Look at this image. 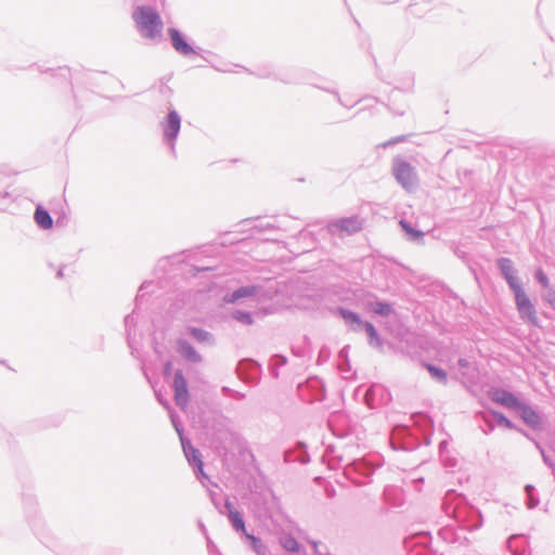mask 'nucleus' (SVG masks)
Here are the masks:
<instances>
[{"instance_id":"6ab92c4d","label":"nucleus","mask_w":555,"mask_h":555,"mask_svg":"<svg viewBox=\"0 0 555 555\" xmlns=\"http://www.w3.org/2000/svg\"><path fill=\"white\" fill-rule=\"evenodd\" d=\"M400 225L413 238H421L423 235L420 231L414 230L403 220L400 221Z\"/></svg>"},{"instance_id":"6e6552de","label":"nucleus","mask_w":555,"mask_h":555,"mask_svg":"<svg viewBox=\"0 0 555 555\" xmlns=\"http://www.w3.org/2000/svg\"><path fill=\"white\" fill-rule=\"evenodd\" d=\"M180 130V117L177 112L171 111L167 117V124L165 127V135L169 141H173Z\"/></svg>"},{"instance_id":"aec40b11","label":"nucleus","mask_w":555,"mask_h":555,"mask_svg":"<svg viewBox=\"0 0 555 555\" xmlns=\"http://www.w3.org/2000/svg\"><path fill=\"white\" fill-rule=\"evenodd\" d=\"M535 275H537L538 281L542 284L543 287L550 288V281L542 270H538Z\"/></svg>"},{"instance_id":"4468645a","label":"nucleus","mask_w":555,"mask_h":555,"mask_svg":"<svg viewBox=\"0 0 555 555\" xmlns=\"http://www.w3.org/2000/svg\"><path fill=\"white\" fill-rule=\"evenodd\" d=\"M371 309L373 312L380 315H388L391 312V306L387 302H375L371 305Z\"/></svg>"},{"instance_id":"f03ea898","label":"nucleus","mask_w":555,"mask_h":555,"mask_svg":"<svg viewBox=\"0 0 555 555\" xmlns=\"http://www.w3.org/2000/svg\"><path fill=\"white\" fill-rule=\"evenodd\" d=\"M397 181L408 191H412L416 184L414 169L405 162L398 160L393 167Z\"/></svg>"},{"instance_id":"1a4fd4ad","label":"nucleus","mask_w":555,"mask_h":555,"mask_svg":"<svg viewBox=\"0 0 555 555\" xmlns=\"http://www.w3.org/2000/svg\"><path fill=\"white\" fill-rule=\"evenodd\" d=\"M520 415V417L524 420L526 424H528L531 427H538L541 423L540 416L538 413L530 408L529 405L525 403H520V405L516 409Z\"/></svg>"},{"instance_id":"a211bd4d","label":"nucleus","mask_w":555,"mask_h":555,"mask_svg":"<svg viewBox=\"0 0 555 555\" xmlns=\"http://www.w3.org/2000/svg\"><path fill=\"white\" fill-rule=\"evenodd\" d=\"M499 266L505 278H507V275H513V263L509 259H501L499 261Z\"/></svg>"},{"instance_id":"bb28decb","label":"nucleus","mask_w":555,"mask_h":555,"mask_svg":"<svg viewBox=\"0 0 555 555\" xmlns=\"http://www.w3.org/2000/svg\"><path fill=\"white\" fill-rule=\"evenodd\" d=\"M193 460H194V462H196V464H197V466H198L199 470H202V469H203V462H202V460L199 459V456H198L197 454H195V453H194V454H193Z\"/></svg>"},{"instance_id":"20e7f679","label":"nucleus","mask_w":555,"mask_h":555,"mask_svg":"<svg viewBox=\"0 0 555 555\" xmlns=\"http://www.w3.org/2000/svg\"><path fill=\"white\" fill-rule=\"evenodd\" d=\"M361 222L357 218H345L334 222L331 225L333 232L339 234H353L361 230Z\"/></svg>"},{"instance_id":"c85d7f7f","label":"nucleus","mask_w":555,"mask_h":555,"mask_svg":"<svg viewBox=\"0 0 555 555\" xmlns=\"http://www.w3.org/2000/svg\"><path fill=\"white\" fill-rule=\"evenodd\" d=\"M170 369H171V364H170V363H167V364H166V371H168V372H169V371H170Z\"/></svg>"},{"instance_id":"cd10ccee","label":"nucleus","mask_w":555,"mask_h":555,"mask_svg":"<svg viewBox=\"0 0 555 555\" xmlns=\"http://www.w3.org/2000/svg\"><path fill=\"white\" fill-rule=\"evenodd\" d=\"M248 538L254 542V544L256 545L257 543H259V540L253 535H248Z\"/></svg>"},{"instance_id":"b1692460","label":"nucleus","mask_w":555,"mask_h":555,"mask_svg":"<svg viewBox=\"0 0 555 555\" xmlns=\"http://www.w3.org/2000/svg\"><path fill=\"white\" fill-rule=\"evenodd\" d=\"M362 324H363L366 333L369 334V336L372 339H377V333H376L375 327L370 322H365V323H362Z\"/></svg>"},{"instance_id":"4be33fe9","label":"nucleus","mask_w":555,"mask_h":555,"mask_svg":"<svg viewBox=\"0 0 555 555\" xmlns=\"http://www.w3.org/2000/svg\"><path fill=\"white\" fill-rule=\"evenodd\" d=\"M191 334L198 340H206L208 338V333L202 330L193 328Z\"/></svg>"},{"instance_id":"412c9836","label":"nucleus","mask_w":555,"mask_h":555,"mask_svg":"<svg viewBox=\"0 0 555 555\" xmlns=\"http://www.w3.org/2000/svg\"><path fill=\"white\" fill-rule=\"evenodd\" d=\"M506 280H507L509 286L512 287V289L514 291L515 297L517 296V292H524L521 289V287L517 284L514 275H507Z\"/></svg>"},{"instance_id":"423d86ee","label":"nucleus","mask_w":555,"mask_h":555,"mask_svg":"<svg viewBox=\"0 0 555 555\" xmlns=\"http://www.w3.org/2000/svg\"><path fill=\"white\" fill-rule=\"evenodd\" d=\"M492 400L509 409H517L521 401L512 392L505 390H495L492 393Z\"/></svg>"},{"instance_id":"7ed1b4c3","label":"nucleus","mask_w":555,"mask_h":555,"mask_svg":"<svg viewBox=\"0 0 555 555\" xmlns=\"http://www.w3.org/2000/svg\"><path fill=\"white\" fill-rule=\"evenodd\" d=\"M515 301L520 317L532 324L538 325L537 312L529 297L524 292H517Z\"/></svg>"},{"instance_id":"393cba45","label":"nucleus","mask_w":555,"mask_h":555,"mask_svg":"<svg viewBox=\"0 0 555 555\" xmlns=\"http://www.w3.org/2000/svg\"><path fill=\"white\" fill-rule=\"evenodd\" d=\"M545 299L555 309V289L550 288L545 295Z\"/></svg>"},{"instance_id":"9d476101","label":"nucleus","mask_w":555,"mask_h":555,"mask_svg":"<svg viewBox=\"0 0 555 555\" xmlns=\"http://www.w3.org/2000/svg\"><path fill=\"white\" fill-rule=\"evenodd\" d=\"M257 293L256 286L241 287L230 295L224 296L223 301L225 304H234L237 300L246 297H251Z\"/></svg>"},{"instance_id":"ddd939ff","label":"nucleus","mask_w":555,"mask_h":555,"mask_svg":"<svg viewBox=\"0 0 555 555\" xmlns=\"http://www.w3.org/2000/svg\"><path fill=\"white\" fill-rule=\"evenodd\" d=\"M179 351L182 357L191 361H199L201 357L197 354L195 349L188 343L182 341L179 344Z\"/></svg>"},{"instance_id":"2eb2a0df","label":"nucleus","mask_w":555,"mask_h":555,"mask_svg":"<svg viewBox=\"0 0 555 555\" xmlns=\"http://www.w3.org/2000/svg\"><path fill=\"white\" fill-rule=\"evenodd\" d=\"M281 544L282 546L286 550V551H289V552H298L299 551V544L297 543V541L291 537V535H287V537H284L281 539Z\"/></svg>"},{"instance_id":"f3484780","label":"nucleus","mask_w":555,"mask_h":555,"mask_svg":"<svg viewBox=\"0 0 555 555\" xmlns=\"http://www.w3.org/2000/svg\"><path fill=\"white\" fill-rule=\"evenodd\" d=\"M425 367L427 369V371L430 373V375L433 377L439 379L442 383L447 382V373L443 370L438 369L431 364H426Z\"/></svg>"},{"instance_id":"dca6fc26","label":"nucleus","mask_w":555,"mask_h":555,"mask_svg":"<svg viewBox=\"0 0 555 555\" xmlns=\"http://www.w3.org/2000/svg\"><path fill=\"white\" fill-rule=\"evenodd\" d=\"M339 313L344 318V320L349 324H359V325L362 324V321L359 318V315L351 311L340 309Z\"/></svg>"},{"instance_id":"f257e3e1","label":"nucleus","mask_w":555,"mask_h":555,"mask_svg":"<svg viewBox=\"0 0 555 555\" xmlns=\"http://www.w3.org/2000/svg\"><path fill=\"white\" fill-rule=\"evenodd\" d=\"M133 21L144 37H156L163 27L162 20L155 10L149 7H139L133 12Z\"/></svg>"},{"instance_id":"39448f33","label":"nucleus","mask_w":555,"mask_h":555,"mask_svg":"<svg viewBox=\"0 0 555 555\" xmlns=\"http://www.w3.org/2000/svg\"><path fill=\"white\" fill-rule=\"evenodd\" d=\"M175 399L178 404L185 405L189 398V391L186 387V380L182 373L179 371L175 375L173 379Z\"/></svg>"},{"instance_id":"a878e982","label":"nucleus","mask_w":555,"mask_h":555,"mask_svg":"<svg viewBox=\"0 0 555 555\" xmlns=\"http://www.w3.org/2000/svg\"><path fill=\"white\" fill-rule=\"evenodd\" d=\"M498 422H499V424L504 425V426H505V427H507V428H512V427H513V425H512L511 421H509V420H507V418H506L505 416H503V415H499V416H498Z\"/></svg>"},{"instance_id":"0eeeda50","label":"nucleus","mask_w":555,"mask_h":555,"mask_svg":"<svg viewBox=\"0 0 555 555\" xmlns=\"http://www.w3.org/2000/svg\"><path fill=\"white\" fill-rule=\"evenodd\" d=\"M168 33L171 38L172 46L177 52L183 55H190L194 53L193 48L189 43H186L182 35L177 29L170 28Z\"/></svg>"},{"instance_id":"f8f14e48","label":"nucleus","mask_w":555,"mask_h":555,"mask_svg":"<svg viewBox=\"0 0 555 555\" xmlns=\"http://www.w3.org/2000/svg\"><path fill=\"white\" fill-rule=\"evenodd\" d=\"M225 507L229 512V518L233 524L234 528L236 530L245 532V524L243 521L241 514L233 508V505L230 502H225Z\"/></svg>"},{"instance_id":"9b49d317","label":"nucleus","mask_w":555,"mask_h":555,"mask_svg":"<svg viewBox=\"0 0 555 555\" xmlns=\"http://www.w3.org/2000/svg\"><path fill=\"white\" fill-rule=\"evenodd\" d=\"M34 219L41 229L49 230L53 225L50 214L40 206L37 207Z\"/></svg>"},{"instance_id":"5701e85b","label":"nucleus","mask_w":555,"mask_h":555,"mask_svg":"<svg viewBox=\"0 0 555 555\" xmlns=\"http://www.w3.org/2000/svg\"><path fill=\"white\" fill-rule=\"evenodd\" d=\"M235 318L243 322V323H246V324H251L253 323V319L250 317L249 313H246V312H237Z\"/></svg>"}]
</instances>
